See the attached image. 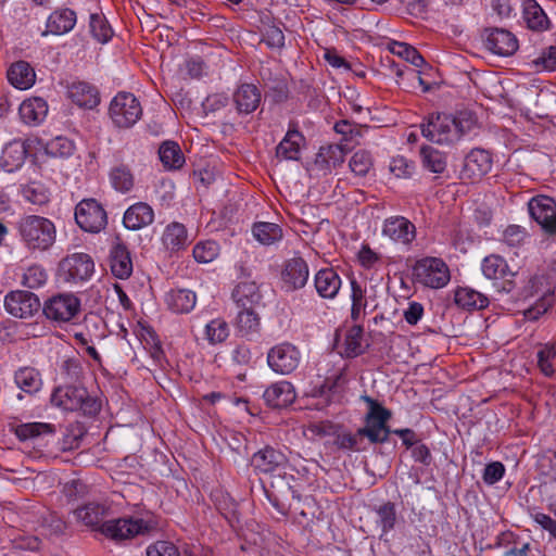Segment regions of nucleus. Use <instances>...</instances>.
Listing matches in <instances>:
<instances>
[{
  "mask_svg": "<svg viewBox=\"0 0 556 556\" xmlns=\"http://www.w3.org/2000/svg\"><path fill=\"white\" fill-rule=\"evenodd\" d=\"M476 126V119L469 112H459L457 115L437 113L429 116L421 125V134L429 141L451 146L458 142Z\"/></svg>",
  "mask_w": 556,
  "mask_h": 556,
  "instance_id": "f257e3e1",
  "label": "nucleus"
},
{
  "mask_svg": "<svg viewBox=\"0 0 556 556\" xmlns=\"http://www.w3.org/2000/svg\"><path fill=\"white\" fill-rule=\"evenodd\" d=\"M17 229L22 241L28 250L47 251L55 242V226L49 218L43 216H24L18 222Z\"/></svg>",
  "mask_w": 556,
  "mask_h": 556,
  "instance_id": "f03ea898",
  "label": "nucleus"
},
{
  "mask_svg": "<svg viewBox=\"0 0 556 556\" xmlns=\"http://www.w3.org/2000/svg\"><path fill=\"white\" fill-rule=\"evenodd\" d=\"M51 403L64 410L81 412L93 416L100 410V403L89 395L84 387L64 386L56 388L51 395Z\"/></svg>",
  "mask_w": 556,
  "mask_h": 556,
  "instance_id": "7ed1b4c3",
  "label": "nucleus"
},
{
  "mask_svg": "<svg viewBox=\"0 0 556 556\" xmlns=\"http://www.w3.org/2000/svg\"><path fill=\"white\" fill-rule=\"evenodd\" d=\"M109 113L117 127L129 128L140 119L142 108L132 93L123 91L111 101Z\"/></svg>",
  "mask_w": 556,
  "mask_h": 556,
  "instance_id": "20e7f679",
  "label": "nucleus"
},
{
  "mask_svg": "<svg viewBox=\"0 0 556 556\" xmlns=\"http://www.w3.org/2000/svg\"><path fill=\"white\" fill-rule=\"evenodd\" d=\"M94 263L86 253H73L61 260L58 267L59 277L65 282L79 283L91 278Z\"/></svg>",
  "mask_w": 556,
  "mask_h": 556,
  "instance_id": "39448f33",
  "label": "nucleus"
},
{
  "mask_svg": "<svg viewBox=\"0 0 556 556\" xmlns=\"http://www.w3.org/2000/svg\"><path fill=\"white\" fill-rule=\"evenodd\" d=\"M42 312L49 320L68 323L79 314L80 300L73 293H59L45 302Z\"/></svg>",
  "mask_w": 556,
  "mask_h": 556,
  "instance_id": "423d86ee",
  "label": "nucleus"
},
{
  "mask_svg": "<svg viewBox=\"0 0 556 556\" xmlns=\"http://www.w3.org/2000/svg\"><path fill=\"white\" fill-rule=\"evenodd\" d=\"M75 220L84 231L98 233L105 228L108 216L96 199H84L75 207Z\"/></svg>",
  "mask_w": 556,
  "mask_h": 556,
  "instance_id": "0eeeda50",
  "label": "nucleus"
},
{
  "mask_svg": "<svg viewBox=\"0 0 556 556\" xmlns=\"http://www.w3.org/2000/svg\"><path fill=\"white\" fill-rule=\"evenodd\" d=\"M416 279L426 287L443 288L450 281L447 265L438 257H426L414 266Z\"/></svg>",
  "mask_w": 556,
  "mask_h": 556,
  "instance_id": "6e6552de",
  "label": "nucleus"
},
{
  "mask_svg": "<svg viewBox=\"0 0 556 556\" xmlns=\"http://www.w3.org/2000/svg\"><path fill=\"white\" fill-rule=\"evenodd\" d=\"M301 359L299 349L289 342L273 346L267 353V364L277 374L289 375L293 372Z\"/></svg>",
  "mask_w": 556,
  "mask_h": 556,
  "instance_id": "1a4fd4ad",
  "label": "nucleus"
},
{
  "mask_svg": "<svg viewBox=\"0 0 556 556\" xmlns=\"http://www.w3.org/2000/svg\"><path fill=\"white\" fill-rule=\"evenodd\" d=\"M150 530V525L140 518H118L104 521L101 532L116 541L128 540Z\"/></svg>",
  "mask_w": 556,
  "mask_h": 556,
  "instance_id": "9d476101",
  "label": "nucleus"
},
{
  "mask_svg": "<svg viewBox=\"0 0 556 556\" xmlns=\"http://www.w3.org/2000/svg\"><path fill=\"white\" fill-rule=\"evenodd\" d=\"M483 276L490 280H502L501 291L509 293L515 289L514 278L516 273L513 271L506 260L497 254H491L483 258L481 263Z\"/></svg>",
  "mask_w": 556,
  "mask_h": 556,
  "instance_id": "9b49d317",
  "label": "nucleus"
},
{
  "mask_svg": "<svg viewBox=\"0 0 556 556\" xmlns=\"http://www.w3.org/2000/svg\"><path fill=\"white\" fill-rule=\"evenodd\" d=\"M530 216L548 235L556 233V201L547 195H536L528 203Z\"/></svg>",
  "mask_w": 556,
  "mask_h": 556,
  "instance_id": "f8f14e48",
  "label": "nucleus"
},
{
  "mask_svg": "<svg viewBox=\"0 0 556 556\" xmlns=\"http://www.w3.org/2000/svg\"><path fill=\"white\" fill-rule=\"evenodd\" d=\"M40 306L39 298L29 291H12L4 299L7 312L16 318L33 317L39 312Z\"/></svg>",
  "mask_w": 556,
  "mask_h": 556,
  "instance_id": "ddd939ff",
  "label": "nucleus"
},
{
  "mask_svg": "<svg viewBox=\"0 0 556 556\" xmlns=\"http://www.w3.org/2000/svg\"><path fill=\"white\" fill-rule=\"evenodd\" d=\"M361 399L368 405V412L364 418V427L374 431L377 438H383V443L387 442L391 433V429L388 426L391 412L368 395H362Z\"/></svg>",
  "mask_w": 556,
  "mask_h": 556,
  "instance_id": "4468645a",
  "label": "nucleus"
},
{
  "mask_svg": "<svg viewBox=\"0 0 556 556\" xmlns=\"http://www.w3.org/2000/svg\"><path fill=\"white\" fill-rule=\"evenodd\" d=\"M482 39L484 47L500 56L513 55L519 47L516 36L504 28H486Z\"/></svg>",
  "mask_w": 556,
  "mask_h": 556,
  "instance_id": "2eb2a0df",
  "label": "nucleus"
},
{
  "mask_svg": "<svg viewBox=\"0 0 556 556\" xmlns=\"http://www.w3.org/2000/svg\"><path fill=\"white\" fill-rule=\"evenodd\" d=\"M251 464L258 472L280 476L287 467L288 458L282 452L266 446L252 456Z\"/></svg>",
  "mask_w": 556,
  "mask_h": 556,
  "instance_id": "dca6fc26",
  "label": "nucleus"
},
{
  "mask_svg": "<svg viewBox=\"0 0 556 556\" xmlns=\"http://www.w3.org/2000/svg\"><path fill=\"white\" fill-rule=\"evenodd\" d=\"M492 168V157L483 149H472L465 157L460 172L463 179L471 182L479 181Z\"/></svg>",
  "mask_w": 556,
  "mask_h": 556,
  "instance_id": "f3484780",
  "label": "nucleus"
},
{
  "mask_svg": "<svg viewBox=\"0 0 556 556\" xmlns=\"http://www.w3.org/2000/svg\"><path fill=\"white\" fill-rule=\"evenodd\" d=\"M366 440L371 444L383 443V438H377L374 431L362 427L356 432L344 431L338 433L334 439V444L340 450L362 452L367 450Z\"/></svg>",
  "mask_w": 556,
  "mask_h": 556,
  "instance_id": "a211bd4d",
  "label": "nucleus"
},
{
  "mask_svg": "<svg viewBox=\"0 0 556 556\" xmlns=\"http://www.w3.org/2000/svg\"><path fill=\"white\" fill-rule=\"evenodd\" d=\"M382 232L393 241L408 245L416 237V227L407 218L394 216L386 219Z\"/></svg>",
  "mask_w": 556,
  "mask_h": 556,
  "instance_id": "6ab92c4d",
  "label": "nucleus"
},
{
  "mask_svg": "<svg viewBox=\"0 0 556 556\" xmlns=\"http://www.w3.org/2000/svg\"><path fill=\"white\" fill-rule=\"evenodd\" d=\"M232 99L239 114H250L258 108L262 93L255 85L242 84L233 92Z\"/></svg>",
  "mask_w": 556,
  "mask_h": 556,
  "instance_id": "aec40b11",
  "label": "nucleus"
},
{
  "mask_svg": "<svg viewBox=\"0 0 556 556\" xmlns=\"http://www.w3.org/2000/svg\"><path fill=\"white\" fill-rule=\"evenodd\" d=\"M264 401L273 408H282L295 400L293 386L288 381H280L268 387L264 394Z\"/></svg>",
  "mask_w": 556,
  "mask_h": 556,
  "instance_id": "412c9836",
  "label": "nucleus"
},
{
  "mask_svg": "<svg viewBox=\"0 0 556 556\" xmlns=\"http://www.w3.org/2000/svg\"><path fill=\"white\" fill-rule=\"evenodd\" d=\"M308 279V266L301 257H294L287 262L282 271V280L285 285L291 289L303 288Z\"/></svg>",
  "mask_w": 556,
  "mask_h": 556,
  "instance_id": "4be33fe9",
  "label": "nucleus"
},
{
  "mask_svg": "<svg viewBox=\"0 0 556 556\" xmlns=\"http://www.w3.org/2000/svg\"><path fill=\"white\" fill-rule=\"evenodd\" d=\"M231 296L238 308H255L262 301V293L255 281L239 282Z\"/></svg>",
  "mask_w": 556,
  "mask_h": 556,
  "instance_id": "5701e85b",
  "label": "nucleus"
},
{
  "mask_svg": "<svg viewBox=\"0 0 556 556\" xmlns=\"http://www.w3.org/2000/svg\"><path fill=\"white\" fill-rule=\"evenodd\" d=\"M110 267L118 279H127L132 273L130 253L125 244L117 242L110 250Z\"/></svg>",
  "mask_w": 556,
  "mask_h": 556,
  "instance_id": "b1692460",
  "label": "nucleus"
},
{
  "mask_svg": "<svg viewBox=\"0 0 556 556\" xmlns=\"http://www.w3.org/2000/svg\"><path fill=\"white\" fill-rule=\"evenodd\" d=\"M18 114L25 124L30 126L39 125L48 114V103L39 97L26 99L21 103Z\"/></svg>",
  "mask_w": 556,
  "mask_h": 556,
  "instance_id": "393cba45",
  "label": "nucleus"
},
{
  "mask_svg": "<svg viewBox=\"0 0 556 556\" xmlns=\"http://www.w3.org/2000/svg\"><path fill=\"white\" fill-rule=\"evenodd\" d=\"M154 219L152 207L144 202H138L129 206L123 218L126 228L130 230H139L150 225Z\"/></svg>",
  "mask_w": 556,
  "mask_h": 556,
  "instance_id": "a878e982",
  "label": "nucleus"
},
{
  "mask_svg": "<svg viewBox=\"0 0 556 556\" xmlns=\"http://www.w3.org/2000/svg\"><path fill=\"white\" fill-rule=\"evenodd\" d=\"M315 289L319 296L324 299H333L341 288V278L332 268L320 269L315 275Z\"/></svg>",
  "mask_w": 556,
  "mask_h": 556,
  "instance_id": "bb28decb",
  "label": "nucleus"
},
{
  "mask_svg": "<svg viewBox=\"0 0 556 556\" xmlns=\"http://www.w3.org/2000/svg\"><path fill=\"white\" fill-rule=\"evenodd\" d=\"M235 328L239 336L249 340L258 336L261 331V318L255 312V308H239Z\"/></svg>",
  "mask_w": 556,
  "mask_h": 556,
  "instance_id": "cd10ccee",
  "label": "nucleus"
},
{
  "mask_svg": "<svg viewBox=\"0 0 556 556\" xmlns=\"http://www.w3.org/2000/svg\"><path fill=\"white\" fill-rule=\"evenodd\" d=\"M8 80L20 90L29 89L36 80V73L28 62L18 61L8 70Z\"/></svg>",
  "mask_w": 556,
  "mask_h": 556,
  "instance_id": "c85d7f7f",
  "label": "nucleus"
},
{
  "mask_svg": "<svg viewBox=\"0 0 556 556\" xmlns=\"http://www.w3.org/2000/svg\"><path fill=\"white\" fill-rule=\"evenodd\" d=\"M76 24V13L71 9L55 10L47 21V33L64 35L71 31Z\"/></svg>",
  "mask_w": 556,
  "mask_h": 556,
  "instance_id": "c756f323",
  "label": "nucleus"
},
{
  "mask_svg": "<svg viewBox=\"0 0 556 556\" xmlns=\"http://www.w3.org/2000/svg\"><path fill=\"white\" fill-rule=\"evenodd\" d=\"M454 301L464 309H483L489 305V299L483 293L469 288L459 287L455 290Z\"/></svg>",
  "mask_w": 556,
  "mask_h": 556,
  "instance_id": "7c9ffc66",
  "label": "nucleus"
},
{
  "mask_svg": "<svg viewBox=\"0 0 556 556\" xmlns=\"http://www.w3.org/2000/svg\"><path fill=\"white\" fill-rule=\"evenodd\" d=\"M68 97L80 108L92 109L99 103L98 90L88 83H74L68 88Z\"/></svg>",
  "mask_w": 556,
  "mask_h": 556,
  "instance_id": "2f4dec72",
  "label": "nucleus"
},
{
  "mask_svg": "<svg viewBox=\"0 0 556 556\" xmlns=\"http://www.w3.org/2000/svg\"><path fill=\"white\" fill-rule=\"evenodd\" d=\"M304 140L303 135L298 129L290 128L276 148L277 157L292 161L298 160Z\"/></svg>",
  "mask_w": 556,
  "mask_h": 556,
  "instance_id": "473e14b6",
  "label": "nucleus"
},
{
  "mask_svg": "<svg viewBox=\"0 0 556 556\" xmlns=\"http://www.w3.org/2000/svg\"><path fill=\"white\" fill-rule=\"evenodd\" d=\"M344 161L343 150L337 144L321 147L315 159V166L325 174L338 167Z\"/></svg>",
  "mask_w": 556,
  "mask_h": 556,
  "instance_id": "72a5a7b5",
  "label": "nucleus"
},
{
  "mask_svg": "<svg viewBox=\"0 0 556 556\" xmlns=\"http://www.w3.org/2000/svg\"><path fill=\"white\" fill-rule=\"evenodd\" d=\"M166 303L172 312L177 314H186L194 308L197 296L195 293L191 290H172L166 296Z\"/></svg>",
  "mask_w": 556,
  "mask_h": 556,
  "instance_id": "f704fd0d",
  "label": "nucleus"
},
{
  "mask_svg": "<svg viewBox=\"0 0 556 556\" xmlns=\"http://www.w3.org/2000/svg\"><path fill=\"white\" fill-rule=\"evenodd\" d=\"M252 235L262 245H273L283 238L282 228L278 224L268 222L254 223Z\"/></svg>",
  "mask_w": 556,
  "mask_h": 556,
  "instance_id": "c9c22d12",
  "label": "nucleus"
},
{
  "mask_svg": "<svg viewBox=\"0 0 556 556\" xmlns=\"http://www.w3.org/2000/svg\"><path fill=\"white\" fill-rule=\"evenodd\" d=\"M106 514L108 508L99 503H88L74 510L77 520L91 528H101Z\"/></svg>",
  "mask_w": 556,
  "mask_h": 556,
  "instance_id": "e433bc0d",
  "label": "nucleus"
},
{
  "mask_svg": "<svg viewBox=\"0 0 556 556\" xmlns=\"http://www.w3.org/2000/svg\"><path fill=\"white\" fill-rule=\"evenodd\" d=\"M369 348V343L364 340V329L359 325L351 327L344 338V355L353 358L362 355Z\"/></svg>",
  "mask_w": 556,
  "mask_h": 556,
  "instance_id": "4c0bfd02",
  "label": "nucleus"
},
{
  "mask_svg": "<svg viewBox=\"0 0 556 556\" xmlns=\"http://www.w3.org/2000/svg\"><path fill=\"white\" fill-rule=\"evenodd\" d=\"M14 382L22 391L28 394L38 392L42 386L41 376L34 367H22L16 370Z\"/></svg>",
  "mask_w": 556,
  "mask_h": 556,
  "instance_id": "58836bf2",
  "label": "nucleus"
},
{
  "mask_svg": "<svg viewBox=\"0 0 556 556\" xmlns=\"http://www.w3.org/2000/svg\"><path fill=\"white\" fill-rule=\"evenodd\" d=\"M109 178L114 190L121 193L129 192L135 186V176L126 164L113 166L109 173Z\"/></svg>",
  "mask_w": 556,
  "mask_h": 556,
  "instance_id": "ea45409f",
  "label": "nucleus"
},
{
  "mask_svg": "<svg viewBox=\"0 0 556 556\" xmlns=\"http://www.w3.org/2000/svg\"><path fill=\"white\" fill-rule=\"evenodd\" d=\"M523 18L527 26L536 31L548 29L549 20L543 9L534 1L528 0L523 9Z\"/></svg>",
  "mask_w": 556,
  "mask_h": 556,
  "instance_id": "a19ab883",
  "label": "nucleus"
},
{
  "mask_svg": "<svg viewBox=\"0 0 556 556\" xmlns=\"http://www.w3.org/2000/svg\"><path fill=\"white\" fill-rule=\"evenodd\" d=\"M376 525L381 530V535L387 534L395 528L397 522L396 506L392 502H386L375 508Z\"/></svg>",
  "mask_w": 556,
  "mask_h": 556,
  "instance_id": "79ce46f5",
  "label": "nucleus"
},
{
  "mask_svg": "<svg viewBox=\"0 0 556 556\" xmlns=\"http://www.w3.org/2000/svg\"><path fill=\"white\" fill-rule=\"evenodd\" d=\"M163 243L167 250L178 251L187 245V230L182 224H169L163 233Z\"/></svg>",
  "mask_w": 556,
  "mask_h": 556,
  "instance_id": "37998d69",
  "label": "nucleus"
},
{
  "mask_svg": "<svg viewBox=\"0 0 556 556\" xmlns=\"http://www.w3.org/2000/svg\"><path fill=\"white\" fill-rule=\"evenodd\" d=\"M54 426L47 422H27L15 427V434L21 441L35 440L41 435L53 434Z\"/></svg>",
  "mask_w": 556,
  "mask_h": 556,
  "instance_id": "c03bdc74",
  "label": "nucleus"
},
{
  "mask_svg": "<svg viewBox=\"0 0 556 556\" xmlns=\"http://www.w3.org/2000/svg\"><path fill=\"white\" fill-rule=\"evenodd\" d=\"M160 160L167 168H179L185 159L179 146L173 141L164 142L159 149Z\"/></svg>",
  "mask_w": 556,
  "mask_h": 556,
  "instance_id": "a18cd8bd",
  "label": "nucleus"
},
{
  "mask_svg": "<svg viewBox=\"0 0 556 556\" xmlns=\"http://www.w3.org/2000/svg\"><path fill=\"white\" fill-rule=\"evenodd\" d=\"M351 319L357 321L367 307L366 289L356 280L351 279Z\"/></svg>",
  "mask_w": 556,
  "mask_h": 556,
  "instance_id": "49530a36",
  "label": "nucleus"
},
{
  "mask_svg": "<svg viewBox=\"0 0 556 556\" xmlns=\"http://www.w3.org/2000/svg\"><path fill=\"white\" fill-rule=\"evenodd\" d=\"M538 366L545 376H553L556 368V342H549L541 346L538 351Z\"/></svg>",
  "mask_w": 556,
  "mask_h": 556,
  "instance_id": "de8ad7c7",
  "label": "nucleus"
},
{
  "mask_svg": "<svg viewBox=\"0 0 556 556\" xmlns=\"http://www.w3.org/2000/svg\"><path fill=\"white\" fill-rule=\"evenodd\" d=\"M420 153L426 168L437 174H441L445 170L446 157L442 152L432 147H422Z\"/></svg>",
  "mask_w": 556,
  "mask_h": 556,
  "instance_id": "09e8293b",
  "label": "nucleus"
},
{
  "mask_svg": "<svg viewBox=\"0 0 556 556\" xmlns=\"http://www.w3.org/2000/svg\"><path fill=\"white\" fill-rule=\"evenodd\" d=\"M89 28L92 37L101 43H105L112 38L113 30L102 14L90 15Z\"/></svg>",
  "mask_w": 556,
  "mask_h": 556,
  "instance_id": "8fccbe9b",
  "label": "nucleus"
},
{
  "mask_svg": "<svg viewBox=\"0 0 556 556\" xmlns=\"http://www.w3.org/2000/svg\"><path fill=\"white\" fill-rule=\"evenodd\" d=\"M43 150L53 157H67L73 154L75 146L72 140L59 136L45 143Z\"/></svg>",
  "mask_w": 556,
  "mask_h": 556,
  "instance_id": "3c124183",
  "label": "nucleus"
},
{
  "mask_svg": "<svg viewBox=\"0 0 556 556\" xmlns=\"http://www.w3.org/2000/svg\"><path fill=\"white\" fill-rule=\"evenodd\" d=\"M205 334L211 344L222 343L229 336L228 324L222 318L213 319L205 326Z\"/></svg>",
  "mask_w": 556,
  "mask_h": 556,
  "instance_id": "603ef678",
  "label": "nucleus"
},
{
  "mask_svg": "<svg viewBox=\"0 0 556 556\" xmlns=\"http://www.w3.org/2000/svg\"><path fill=\"white\" fill-rule=\"evenodd\" d=\"M219 254V245L213 240L199 242L193 248V257L198 263H210Z\"/></svg>",
  "mask_w": 556,
  "mask_h": 556,
  "instance_id": "864d4df0",
  "label": "nucleus"
},
{
  "mask_svg": "<svg viewBox=\"0 0 556 556\" xmlns=\"http://www.w3.org/2000/svg\"><path fill=\"white\" fill-rule=\"evenodd\" d=\"M46 270L38 265L29 266L22 275V285L29 289H37L42 287L47 281Z\"/></svg>",
  "mask_w": 556,
  "mask_h": 556,
  "instance_id": "5fc2aeb1",
  "label": "nucleus"
},
{
  "mask_svg": "<svg viewBox=\"0 0 556 556\" xmlns=\"http://www.w3.org/2000/svg\"><path fill=\"white\" fill-rule=\"evenodd\" d=\"M349 166L355 175L365 176L372 166L371 155L364 150L356 151L352 155Z\"/></svg>",
  "mask_w": 556,
  "mask_h": 556,
  "instance_id": "6e6d98bb",
  "label": "nucleus"
},
{
  "mask_svg": "<svg viewBox=\"0 0 556 556\" xmlns=\"http://www.w3.org/2000/svg\"><path fill=\"white\" fill-rule=\"evenodd\" d=\"M262 41L269 48H282L285 46V34L282 29L274 24L264 26Z\"/></svg>",
  "mask_w": 556,
  "mask_h": 556,
  "instance_id": "4d7b16f0",
  "label": "nucleus"
},
{
  "mask_svg": "<svg viewBox=\"0 0 556 556\" xmlns=\"http://www.w3.org/2000/svg\"><path fill=\"white\" fill-rule=\"evenodd\" d=\"M23 195L28 202L36 205H42L49 201V193L47 189L35 182L23 188Z\"/></svg>",
  "mask_w": 556,
  "mask_h": 556,
  "instance_id": "13d9d810",
  "label": "nucleus"
},
{
  "mask_svg": "<svg viewBox=\"0 0 556 556\" xmlns=\"http://www.w3.org/2000/svg\"><path fill=\"white\" fill-rule=\"evenodd\" d=\"M393 52L416 67H420L425 62L422 55L414 47L405 42H396Z\"/></svg>",
  "mask_w": 556,
  "mask_h": 556,
  "instance_id": "bf43d9fd",
  "label": "nucleus"
},
{
  "mask_svg": "<svg viewBox=\"0 0 556 556\" xmlns=\"http://www.w3.org/2000/svg\"><path fill=\"white\" fill-rule=\"evenodd\" d=\"M147 556H180L176 545L169 541H156L147 547Z\"/></svg>",
  "mask_w": 556,
  "mask_h": 556,
  "instance_id": "052dcab7",
  "label": "nucleus"
},
{
  "mask_svg": "<svg viewBox=\"0 0 556 556\" xmlns=\"http://www.w3.org/2000/svg\"><path fill=\"white\" fill-rule=\"evenodd\" d=\"M527 238L526 229L518 225H509L503 233V241L509 247H519Z\"/></svg>",
  "mask_w": 556,
  "mask_h": 556,
  "instance_id": "680f3d73",
  "label": "nucleus"
},
{
  "mask_svg": "<svg viewBox=\"0 0 556 556\" xmlns=\"http://www.w3.org/2000/svg\"><path fill=\"white\" fill-rule=\"evenodd\" d=\"M390 170L397 178H406L413 174L414 164L403 156H396L391 161Z\"/></svg>",
  "mask_w": 556,
  "mask_h": 556,
  "instance_id": "e2e57ef3",
  "label": "nucleus"
},
{
  "mask_svg": "<svg viewBox=\"0 0 556 556\" xmlns=\"http://www.w3.org/2000/svg\"><path fill=\"white\" fill-rule=\"evenodd\" d=\"M505 473V467L500 462H493L488 464L483 471V481L489 484H495L498 482Z\"/></svg>",
  "mask_w": 556,
  "mask_h": 556,
  "instance_id": "0e129e2a",
  "label": "nucleus"
},
{
  "mask_svg": "<svg viewBox=\"0 0 556 556\" xmlns=\"http://www.w3.org/2000/svg\"><path fill=\"white\" fill-rule=\"evenodd\" d=\"M536 67L541 66L543 70L553 71L556 68V47L551 46L543 50L540 56L533 61Z\"/></svg>",
  "mask_w": 556,
  "mask_h": 556,
  "instance_id": "69168bd1",
  "label": "nucleus"
},
{
  "mask_svg": "<svg viewBox=\"0 0 556 556\" xmlns=\"http://www.w3.org/2000/svg\"><path fill=\"white\" fill-rule=\"evenodd\" d=\"M63 493L70 500H77L87 493V485L77 479H73L64 484Z\"/></svg>",
  "mask_w": 556,
  "mask_h": 556,
  "instance_id": "338daca9",
  "label": "nucleus"
},
{
  "mask_svg": "<svg viewBox=\"0 0 556 556\" xmlns=\"http://www.w3.org/2000/svg\"><path fill=\"white\" fill-rule=\"evenodd\" d=\"M424 315V307L418 302L409 303L407 309L404 312V318L407 324L416 325Z\"/></svg>",
  "mask_w": 556,
  "mask_h": 556,
  "instance_id": "774afa93",
  "label": "nucleus"
}]
</instances>
